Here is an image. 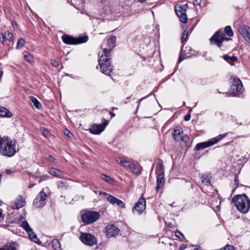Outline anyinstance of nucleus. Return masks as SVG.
I'll use <instances>...</instances> for the list:
<instances>
[{
	"mask_svg": "<svg viewBox=\"0 0 250 250\" xmlns=\"http://www.w3.org/2000/svg\"><path fill=\"white\" fill-rule=\"evenodd\" d=\"M175 235L181 239H183L185 238L183 234L178 230H177V231H175Z\"/></svg>",
	"mask_w": 250,
	"mask_h": 250,
	"instance_id": "nucleus-44",
	"label": "nucleus"
},
{
	"mask_svg": "<svg viewBox=\"0 0 250 250\" xmlns=\"http://www.w3.org/2000/svg\"><path fill=\"white\" fill-rule=\"evenodd\" d=\"M25 201L23 196L20 195L14 202L11 203V206L13 209H19L25 205Z\"/></svg>",
	"mask_w": 250,
	"mask_h": 250,
	"instance_id": "nucleus-16",
	"label": "nucleus"
},
{
	"mask_svg": "<svg viewBox=\"0 0 250 250\" xmlns=\"http://www.w3.org/2000/svg\"><path fill=\"white\" fill-rule=\"evenodd\" d=\"M120 230L113 225H108L105 228L106 235L108 237H116L117 236Z\"/></svg>",
	"mask_w": 250,
	"mask_h": 250,
	"instance_id": "nucleus-15",
	"label": "nucleus"
},
{
	"mask_svg": "<svg viewBox=\"0 0 250 250\" xmlns=\"http://www.w3.org/2000/svg\"><path fill=\"white\" fill-rule=\"evenodd\" d=\"M30 100L36 108L40 109L42 108V105L41 103L36 98L32 96L30 97Z\"/></svg>",
	"mask_w": 250,
	"mask_h": 250,
	"instance_id": "nucleus-31",
	"label": "nucleus"
},
{
	"mask_svg": "<svg viewBox=\"0 0 250 250\" xmlns=\"http://www.w3.org/2000/svg\"><path fill=\"white\" fill-rule=\"evenodd\" d=\"M201 182L205 185L208 186L210 184V177L207 174H204L201 177Z\"/></svg>",
	"mask_w": 250,
	"mask_h": 250,
	"instance_id": "nucleus-29",
	"label": "nucleus"
},
{
	"mask_svg": "<svg viewBox=\"0 0 250 250\" xmlns=\"http://www.w3.org/2000/svg\"><path fill=\"white\" fill-rule=\"evenodd\" d=\"M169 205H170L171 207H175V202L172 203V204H170Z\"/></svg>",
	"mask_w": 250,
	"mask_h": 250,
	"instance_id": "nucleus-62",
	"label": "nucleus"
},
{
	"mask_svg": "<svg viewBox=\"0 0 250 250\" xmlns=\"http://www.w3.org/2000/svg\"><path fill=\"white\" fill-rule=\"evenodd\" d=\"M129 169L130 171H131V172H132L134 174H140V171L139 168L137 167L136 165L133 163H132Z\"/></svg>",
	"mask_w": 250,
	"mask_h": 250,
	"instance_id": "nucleus-33",
	"label": "nucleus"
},
{
	"mask_svg": "<svg viewBox=\"0 0 250 250\" xmlns=\"http://www.w3.org/2000/svg\"><path fill=\"white\" fill-rule=\"evenodd\" d=\"M25 42L23 39H22V38L18 40V42L17 43L16 49H21L25 45Z\"/></svg>",
	"mask_w": 250,
	"mask_h": 250,
	"instance_id": "nucleus-36",
	"label": "nucleus"
},
{
	"mask_svg": "<svg viewBox=\"0 0 250 250\" xmlns=\"http://www.w3.org/2000/svg\"><path fill=\"white\" fill-rule=\"evenodd\" d=\"M80 238L83 244L89 246H93L97 242V240L95 236L89 233H82Z\"/></svg>",
	"mask_w": 250,
	"mask_h": 250,
	"instance_id": "nucleus-10",
	"label": "nucleus"
},
{
	"mask_svg": "<svg viewBox=\"0 0 250 250\" xmlns=\"http://www.w3.org/2000/svg\"><path fill=\"white\" fill-rule=\"evenodd\" d=\"M107 201L112 205H115L116 203V202L118 200V198L113 196L111 195H108V197L107 198Z\"/></svg>",
	"mask_w": 250,
	"mask_h": 250,
	"instance_id": "nucleus-39",
	"label": "nucleus"
},
{
	"mask_svg": "<svg viewBox=\"0 0 250 250\" xmlns=\"http://www.w3.org/2000/svg\"><path fill=\"white\" fill-rule=\"evenodd\" d=\"M175 12L181 22L184 23L187 22L188 18L186 9H184L181 5H179L175 7Z\"/></svg>",
	"mask_w": 250,
	"mask_h": 250,
	"instance_id": "nucleus-14",
	"label": "nucleus"
},
{
	"mask_svg": "<svg viewBox=\"0 0 250 250\" xmlns=\"http://www.w3.org/2000/svg\"><path fill=\"white\" fill-rule=\"evenodd\" d=\"M16 245V243L13 242L7 243L0 248V250H17Z\"/></svg>",
	"mask_w": 250,
	"mask_h": 250,
	"instance_id": "nucleus-21",
	"label": "nucleus"
},
{
	"mask_svg": "<svg viewBox=\"0 0 250 250\" xmlns=\"http://www.w3.org/2000/svg\"><path fill=\"white\" fill-rule=\"evenodd\" d=\"M51 244L55 250H58L61 247V244L58 239H54L52 240Z\"/></svg>",
	"mask_w": 250,
	"mask_h": 250,
	"instance_id": "nucleus-34",
	"label": "nucleus"
},
{
	"mask_svg": "<svg viewBox=\"0 0 250 250\" xmlns=\"http://www.w3.org/2000/svg\"><path fill=\"white\" fill-rule=\"evenodd\" d=\"M188 33L186 30H184V33L182 34V36L181 37V42L183 43L187 38Z\"/></svg>",
	"mask_w": 250,
	"mask_h": 250,
	"instance_id": "nucleus-43",
	"label": "nucleus"
},
{
	"mask_svg": "<svg viewBox=\"0 0 250 250\" xmlns=\"http://www.w3.org/2000/svg\"><path fill=\"white\" fill-rule=\"evenodd\" d=\"M183 132L182 129L178 126L174 128L172 134L174 139L176 141L178 142L180 141V138H181L182 136L181 134Z\"/></svg>",
	"mask_w": 250,
	"mask_h": 250,
	"instance_id": "nucleus-18",
	"label": "nucleus"
},
{
	"mask_svg": "<svg viewBox=\"0 0 250 250\" xmlns=\"http://www.w3.org/2000/svg\"><path fill=\"white\" fill-rule=\"evenodd\" d=\"M110 114L111 115V117H114L115 116V114L111 112H110Z\"/></svg>",
	"mask_w": 250,
	"mask_h": 250,
	"instance_id": "nucleus-61",
	"label": "nucleus"
},
{
	"mask_svg": "<svg viewBox=\"0 0 250 250\" xmlns=\"http://www.w3.org/2000/svg\"><path fill=\"white\" fill-rule=\"evenodd\" d=\"M46 194L43 191H40L37 195L33 202V206L36 208H41L46 204Z\"/></svg>",
	"mask_w": 250,
	"mask_h": 250,
	"instance_id": "nucleus-12",
	"label": "nucleus"
},
{
	"mask_svg": "<svg viewBox=\"0 0 250 250\" xmlns=\"http://www.w3.org/2000/svg\"><path fill=\"white\" fill-rule=\"evenodd\" d=\"M23 217L22 216V215H21L20 217L19 218L20 220L22 222V220L23 219Z\"/></svg>",
	"mask_w": 250,
	"mask_h": 250,
	"instance_id": "nucleus-63",
	"label": "nucleus"
},
{
	"mask_svg": "<svg viewBox=\"0 0 250 250\" xmlns=\"http://www.w3.org/2000/svg\"><path fill=\"white\" fill-rule=\"evenodd\" d=\"M224 33L229 37H232L233 32L230 26L228 25L224 28Z\"/></svg>",
	"mask_w": 250,
	"mask_h": 250,
	"instance_id": "nucleus-32",
	"label": "nucleus"
},
{
	"mask_svg": "<svg viewBox=\"0 0 250 250\" xmlns=\"http://www.w3.org/2000/svg\"><path fill=\"white\" fill-rule=\"evenodd\" d=\"M149 95H147L144 97H143L141 99L139 100V104L140 103L141 101H142L143 99H145L147 97H148Z\"/></svg>",
	"mask_w": 250,
	"mask_h": 250,
	"instance_id": "nucleus-58",
	"label": "nucleus"
},
{
	"mask_svg": "<svg viewBox=\"0 0 250 250\" xmlns=\"http://www.w3.org/2000/svg\"><path fill=\"white\" fill-rule=\"evenodd\" d=\"M186 50H182V52L179 57L178 62L180 63L182 62L185 59L189 57L190 56H187L186 54Z\"/></svg>",
	"mask_w": 250,
	"mask_h": 250,
	"instance_id": "nucleus-38",
	"label": "nucleus"
},
{
	"mask_svg": "<svg viewBox=\"0 0 250 250\" xmlns=\"http://www.w3.org/2000/svg\"><path fill=\"white\" fill-rule=\"evenodd\" d=\"M99 212L87 211L81 215L82 221L85 224H90L97 221L100 218Z\"/></svg>",
	"mask_w": 250,
	"mask_h": 250,
	"instance_id": "nucleus-8",
	"label": "nucleus"
},
{
	"mask_svg": "<svg viewBox=\"0 0 250 250\" xmlns=\"http://www.w3.org/2000/svg\"><path fill=\"white\" fill-rule=\"evenodd\" d=\"M29 237L32 241L37 244H41V241L37 238V235L34 232L32 229L27 232Z\"/></svg>",
	"mask_w": 250,
	"mask_h": 250,
	"instance_id": "nucleus-25",
	"label": "nucleus"
},
{
	"mask_svg": "<svg viewBox=\"0 0 250 250\" xmlns=\"http://www.w3.org/2000/svg\"><path fill=\"white\" fill-rule=\"evenodd\" d=\"M5 215L3 214V211L1 209H0V219L2 220L4 219Z\"/></svg>",
	"mask_w": 250,
	"mask_h": 250,
	"instance_id": "nucleus-53",
	"label": "nucleus"
},
{
	"mask_svg": "<svg viewBox=\"0 0 250 250\" xmlns=\"http://www.w3.org/2000/svg\"><path fill=\"white\" fill-rule=\"evenodd\" d=\"M62 39L65 44L76 45L87 42L88 40V37L87 35H84L76 38L67 34H64L62 36Z\"/></svg>",
	"mask_w": 250,
	"mask_h": 250,
	"instance_id": "nucleus-7",
	"label": "nucleus"
},
{
	"mask_svg": "<svg viewBox=\"0 0 250 250\" xmlns=\"http://www.w3.org/2000/svg\"><path fill=\"white\" fill-rule=\"evenodd\" d=\"M163 162L162 160H159L157 163L155 172L157 174L164 173Z\"/></svg>",
	"mask_w": 250,
	"mask_h": 250,
	"instance_id": "nucleus-23",
	"label": "nucleus"
},
{
	"mask_svg": "<svg viewBox=\"0 0 250 250\" xmlns=\"http://www.w3.org/2000/svg\"><path fill=\"white\" fill-rule=\"evenodd\" d=\"M227 135V133L223 134H220L216 137H214L209 139L208 141L198 143L195 146L194 150L198 151L201 150L206 148L212 146L217 144L219 141L221 140L224 138L226 137Z\"/></svg>",
	"mask_w": 250,
	"mask_h": 250,
	"instance_id": "nucleus-6",
	"label": "nucleus"
},
{
	"mask_svg": "<svg viewBox=\"0 0 250 250\" xmlns=\"http://www.w3.org/2000/svg\"><path fill=\"white\" fill-rule=\"evenodd\" d=\"M230 80V85L229 91L224 94L228 97H239L244 90L243 89L242 82L238 77L236 76H231Z\"/></svg>",
	"mask_w": 250,
	"mask_h": 250,
	"instance_id": "nucleus-3",
	"label": "nucleus"
},
{
	"mask_svg": "<svg viewBox=\"0 0 250 250\" xmlns=\"http://www.w3.org/2000/svg\"><path fill=\"white\" fill-rule=\"evenodd\" d=\"M57 188L61 190H66L68 188V184L66 181H59L57 183Z\"/></svg>",
	"mask_w": 250,
	"mask_h": 250,
	"instance_id": "nucleus-27",
	"label": "nucleus"
},
{
	"mask_svg": "<svg viewBox=\"0 0 250 250\" xmlns=\"http://www.w3.org/2000/svg\"><path fill=\"white\" fill-rule=\"evenodd\" d=\"M12 24L13 25H14V24H16V22L15 21H12Z\"/></svg>",
	"mask_w": 250,
	"mask_h": 250,
	"instance_id": "nucleus-64",
	"label": "nucleus"
},
{
	"mask_svg": "<svg viewBox=\"0 0 250 250\" xmlns=\"http://www.w3.org/2000/svg\"><path fill=\"white\" fill-rule=\"evenodd\" d=\"M24 54V59L28 62H33V57L32 55L29 54L27 52H24L23 53Z\"/></svg>",
	"mask_w": 250,
	"mask_h": 250,
	"instance_id": "nucleus-37",
	"label": "nucleus"
},
{
	"mask_svg": "<svg viewBox=\"0 0 250 250\" xmlns=\"http://www.w3.org/2000/svg\"><path fill=\"white\" fill-rule=\"evenodd\" d=\"M116 204L120 208H125V204L119 199H118Z\"/></svg>",
	"mask_w": 250,
	"mask_h": 250,
	"instance_id": "nucleus-42",
	"label": "nucleus"
},
{
	"mask_svg": "<svg viewBox=\"0 0 250 250\" xmlns=\"http://www.w3.org/2000/svg\"><path fill=\"white\" fill-rule=\"evenodd\" d=\"M117 38L115 36H111L107 40V44L108 50L110 51V55H111V50L116 46ZM107 49V48H106Z\"/></svg>",
	"mask_w": 250,
	"mask_h": 250,
	"instance_id": "nucleus-19",
	"label": "nucleus"
},
{
	"mask_svg": "<svg viewBox=\"0 0 250 250\" xmlns=\"http://www.w3.org/2000/svg\"><path fill=\"white\" fill-rule=\"evenodd\" d=\"M108 124V121L104 118L102 119V124L92 125L89 128V132L93 134L98 135L102 132Z\"/></svg>",
	"mask_w": 250,
	"mask_h": 250,
	"instance_id": "nucleus-11",
	"label": "nucleus"
},
{
	"mask_svg": "<svg viewBox=\"0 0 250 250\" xmlns=\"http://www.w3.org/2000/svg\"><path fill=\"white\" fill-rule=\"evenodd\" d=\"M229 40H231V39L227 37L224 32L221 29H219L209 39V42L211 45H216L221 49L223 42Z\"/></svg>",
	"mask_w": 250,
	"mask_h": 250,
	"instance_id": "nucleus-5",
	"label": "nucleus"
},
{
	"mask_svg": "<svg viewBox=\"0 0 250 250\" xmlns=\"http://www.w3.org/2000/svg\"><path fill=\"white\" fill-rule=\"evenodd\" d=\"M101 178L104 180L105 182H107V183L111 184V185H114L115 181L114 180L112 179L111 177L108 176V175L105 174H102L101 176Z\"/></svg>",
	"mask_w": 250,
	"mask_h": 250,
	"instance_id": "nucleus-30",
	"label": "nucleus"
},
{
	"mask_svg": "<svg viewBox=\"0 0 250 250\" xmlns=\"http://www.w3.org/2000/svg\"><path fill=\"white\" fill-rule=\"evenodd\" d=\"M99 194L102 195H108V194H107L106 193L104 192H103V191H100L99 192Z\"/></svg>",
	"mask_w": 250,
	"mask_h": 250,
	"instance_id": "nucleus-57",
	"label": "nucleus"
},
{
	"mask_svg": "<svg viewBox=\"0 0 250 250\" xmlns=\"http://www.w3.org/2000/svg\"><path fill=\"white\" fill-rule=\"evenodd\" d=\"M5 136L3 137H1L0 136V146L1 145H2V143L3 142V141H4V140L5 139Z\"/></svg>",
	"mask_w": 250,
	"mask_h": 250,
	"instance_id": "nucleus-54",
	"label": "nucleus"
},
{
	"mask_svg": "<svg viewBox=\"0 0 250 250\" xmlns=\"http://www.w3.org/2000/svg\"><path fill=\"white\" fill-rule=\"evenodd\" d=\"M186 49H187V50H186V52H187V54H186L187 55V54L188 53V51H191L192 50V48L190 47H188V48H186Z\"/></svg>",
	"mask_w": 250,
	"mask_h": 250,
	"instance_id": "nucleus-56",
	"label": "nucleus"
},
{
	"mask_svg": "<svg viewBox=\"0 0 250 250\" xmlns=\"http://www.w3.org/2000/svg\"><path fill=\"white\" fill-rule=\"evenodd\" d=\"M12 116V113L5 107L2 106L0 107V117L11 118Z\"/></svg>",
	"mask_w": 250,
	"mask_h": 250,
	"instance_id": "nucleus-22",
	"label": "nucleus"
},
{
	"mask_svg": "<svg viewBox=\"0 0 250 250\" xmlns=\"http://www.w3.org/2000/svg\"><path fill=\"white\" fill-rule=\"evenodd\" d=\"M157 175V185L156 187V192H158L159 189L162 188L165 184V174L161 173Z\"/></svg>",
	"mask_w": 250,
	"mask_h": 250,
	"instance_id": "nucleus-17",
	"label": "nucleus"
},
{
	"mask_svg": "<svg viewBox=\"0 0 250 250\" xmlns=\"http://www.w3.org/2000/svg\"><path fill=\"white\" fill-rule=\"evenodd\" d=\"M238 31L245 41L250 43V27L246 25H241L239 27Z\"/></svg>",
	"mask_w": 250,
	"mask_h": 250,
	"instance_id": "nucleus-13",
	"label": "nucleus"
},
{
	"mask_svg": "<svg viewBox=\"0 0 250 250\" xmlns=\"http://www.w3.org/2000/svg\"><path fill=\"white\" fill-rule=\"evenodd\" d=\"M6 172L7 174L11 173V170L10 169H6Z\"/></svg>",
	"mask_w": 250,
	"mask_h": 250,
	"instance_id": "nucleus-59",
	"label": "nucleus"
},
{
	"mask_svg": "<svg viewBox=\"0 0 250 250\" xmlns=\"http://www.w3.org/2000/svg\"><path fill=\"white\" fill-rule=\"evenodd\" d=\"M48 173L50 174L59 178H63L64 176L63 173L62 171L53 167L50 168L49 169Z\"/></svg>",
	"mask_w": 250,
	"mask_h": 250,
	"instance_id": "nucleus-20",
	"label": "nucleus"
},
{
	"mask_svg": "<svg viewBox=\"0 0 250 250\" xmlns=\"http://www.w3.org/2000/svg\"><path fill=\"white\" fill-rule=\"evenodd\" d=\"M146 208V201L143 197V194H142L139 198L137 202L134 205L132 212L133 214L137 213L138 215H141Z\"/></svg>",
	"mask_w": 250,
	"mask_h": 250,
	"instance_id": "nucleus-9",
	"label": "nucleus"
},
{
	"mask_svg": "<svg viewBox=\"0 0 250 250\" xmlns=\"http://www.w3.org/2000/svg\"><path fill=\"white\" fill-rule=\"evenodd\" d=\"M138 2H140L141 3L144 2L146 0H136Z\"/></svg>",
	"mask_w": 250,
	"mask_h": 250,
	"instance_id": "nucleus-60",
	"label": "nucleus"
},
{
	"mask_svg": "<svg viewBox=\"0 0 250 250\" xmlns=\"http://www.w3.org/2000/svg\"><path fill=\"white\" fill-rule=\"evenodd\" d=\"M237 208L241 212H248L250 208V200L245 194L234 196L232 199Z\"/></svg>",
	"mask_w": 250,
	"mask_h": 250,
	"instance_id": "nucleus-4",
	"label": "nucleus"
},
{
	"mask_svg": "<svg viewBox=\"0 0 250 250\" xmlns=\"http://www.w3.org/2000/svg\"><path fill=\"white\" fill-rule=\"evenodd\" d=\"M234 184L235 185L237 186L238 185V183H239V180H238V177L237 175H235V178H234ZM237 187H236V188Z\"/></svg>",
	"mask_w": 250,
	"mask_h": 250,
	"instance_id": "nucleus-51",
	"label": "nucleus"
},
{
	"mask_svg": "<svg viewBox=\"0 0 250 250\" xmlns=\"http://www.w3.org/2000/svg\"><path fill=\"white\" fill-rule=\"evenodd\" d=\"M180 140H182L184 143H188L189 141V138L188 135H185L181 136Z\"/></svg>",
	"mask_w": 250,
	"mask_h": 250,
	"instance_id": "nucleus-45",
	"label": "nucleus"
},
{
	"mask_svg": "<svg viewBox=\"0 0 250 250\" xmlns=\"http://www.w3.org/2000/svg\"><path fill=\"white\" fill-rule=\"evenodd\" d=\"M190 117H191V116H190V114H188L185 116L184 120L186 121H188L190 119Z\"/></svg>",
	"mask_w": 250,
	"mask_h": 250,
	"instance_id": "nucleus-52",
	"label": "nucleus"
},
{
	"mask_svg": "<svg viewBox=\"0 0 250 250\" xmlns=\"http://www.w3.org/2000/svg\"><path fill=\"white\" fill-rule=\"evenodd\" d=\"M47 160L50 162H52V163H54L55 161V158L52 155H48L47 157Z\"/></svg>",
	"mask_w": 250,
	"mask_h": 250,
	"instance_id": "nucleus-48",
	"label": "nucleus"
},
{
	"mask_svg": "<svg viewBox=\"0 0 250 250\" xmlns=\"http://www.w3.org/2000/svg\"><path fill=\"white\" fill-rule=\"evenodd\" d=\"M17 144L16 140H12L8 136L5 137L2 145L0 146V154L7 157L13 156L17 152Z\"/></svg>",
	"mask_w": 250,
	"mask_h": 250,
	"instance_id": "nucleus-1",
	"label": "nucleus"
},
{
	"mask_svg": "<svg viewBox=\"0 0 250 250\" xmlns=\"http://www.w3.org/2000/svg\"><path fill=\"white\" fill-rule=\"evenodd\" d=\"M64 133L69 138H71V136L73 135L70 132V131L67 129L64 131Z\"/></svg>",
	"mask_w": 250,
	"mask_h": 250,
	"instance_id": "nucleus-49",
	"label": "nucleus"
},
{
	"mask_svg": "<svg viewBox=\"0 0 250 250\" xmlns=\"http://www.w3.org/2000/svg\"><path fill=\"white\" fill-rule=\"evenodd\" d=\"M4 39L5 40V44H7L6 42L8 41L10 42H14V36L13 34L9 32V31H6L3 34Z\"/></svg>",
	"mask_w": 250,
	"mask_h": 250,
	"instance_id": "nucleus-26",
	"label": "nucleus"
},
{
	"mask_svg": "<svg viewBox=\"0 0 250 250\" xmlns=\"http://www.w3.org/2000/svg\"><path fill=\"white\" fill-rule=\"evenodd\" d=\"M202 0H193V4L194 6H199L201 3Z\"/></svg>",
	"mask_w": 250,
	"mask_h": 250,
	"instance_id": "nucleus-50",
	"label": "nucleus"
},
{
	"mask_svg": "<svg viewBox=\"0 0 250 250\" xmlns=\"http://www.w3.org/2000/svg\"><path fill=\"white\" fill-rule=\"evenodd\" d=\"M110 51L106 49H104L101 56L100 57L99 64L101 72L107 76L110 75L112 69Z\"/></svg>",
	"mask_w": 250,
	"mask_h": 250,
	"instance_id": "nucleus-2",
	"label": "nucleus"
},
{
	"mask_svg": "<svg viewBox=\"0 0 250 250\" xmlns=\"http://www.w3.org/2000/svg\"><path fill=\"white\" fill-rule=\"evenodd\" d=\"M187 247V246L186 245H182L180 247V250H183L184 249H185Z\"/></svg>",
	"mask_w": 250,
	"mask_h": 250,
	"instance_id": "nucleus-55",
	"label": "nucleus"
},
{
	"mask_svg": "<svg viewBox=\"0 0 250 250\" xmlns=\"http://www.w3.org/2000/svg\"><path fill=\"white\" fill-rule=\"evenodd\" d=\"M50 63L53 66L55 67L59 65V62L56 60H51Z\"/></svg>",
	"mask_w": 250,
	"mask_h": 250,
	"instance_id": "nucleus-46",
	"label": "nucleus"
},
{
	"mask_svg": "<svg viewBox=\"0 0 250 250\" xmlns=\"http://www.w3.org/2000/svg\"><path fill=\"white\" fill-rule=\"evenodd\" d=\"M21 226L26 231L28 232L29 230L31 229H32L29 226L27 221H22L21 222Z\"/></svg>",
	"mask_w": 250,
	"mask_h": 250,
	"instance_id": "nucleus-35",
	"label": "nucleus"
},
{
	"mask_svg": "<svg viewBox=\"0 0 250 250\" xmlns=\"http://www.w3.org/2000/svg\"><path fill=\"white\" fill-rule=\"evenodd\" d=\"M117 162L122 166L127 168H129L131 165L132 164V163L130 161H126L123 158H118L117 160Z\"/></svg>",
	"mask_w": 250,
	"mask_h": 250,
	"instance_id": "nucleus-24",
	"label": "nucleus"
},
{
	"mask_svg": "<svg viewBox=\"0 0 250 250\" xmlns=\"http://www.w3.org/2000/svg\"><path fill=\"white\" fill-rule=\"evenodd\" d=\"M49 176L47 174L43 175L39 177V183H40L43 181H45L49 178Z\"/></svg>",
	"mask_w": 250,
	"mask_h": 250,
	"instance_id": "nucleus-40",
	"label": "nucleus"
},
{
	"mask_svg": "<svg viewBox=\"0 0 250 250\" xmlns=\"http://www.w3.org/2000/svg\"><path fill=\"white\" fill-rule=\"evenodd\" d=\"M0 42L5 45V40L4 39L3 34L0 33Z\"/></svg>",
	"mask_w": 250,
	"mask_h": 250,
	"instance_id": "nucleus-47",
	"label": "nucleus"
},
{
	"mask_svg": "<svg viewBox=\"0 0 250 250\" xmlns=\"http://www.w3.org/2000/svg\"><path fill=\"white\" fill-rule=\"evenodd\" d=\"M42 135L44 137H45L46 138H48L49 136L50 133L47 129H46L45 128H42Z\"/></svg>",
	"mask_w": 250,
	"mask_h": 250,
	"instance_id": "nucleus-41",
	"label": "nucleus"
},
{
	"mask_svg": "<svg viewBox=\"0 0 250 250\" xmlns=\"http://www.w3.org/2000/svg\"><path fill=\"white\" fill-rule=\"evenodd\" d=\"M223 58L224 60L229 63H231V62H236L238 61L237 57L234 56L230 57L228 55H225L223 56Z\"/></svg>",
	"mask_w": 250,
	"mask_h": 250,
	"instance_id": "nucleus-28",
	"label": "nucleus"
}]
</instances>
